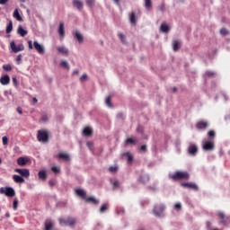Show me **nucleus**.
Wrapping results in <instances>:
<instances>
[{
    "instance_id": "obj_23",
    "label": "nucleus",
    "mask_w": 230,
    "mask_h": 230,
    "mask_svg": "<svg viewBox=\"0 0 230 230\" xmlns=\"http://www.w3.org/2000/svg\"><path fill=\"white\" fill-rule=\"evenodd\" d=\"M150 181V176L148 174H142L139 178V181L142 182V184H146Z\"/></svg>"
},
{
    "instance_id": "obj_20",
    "label": "nucleus",
    "mask_w": 230,
    "mask_h": 230,
    "mask_svg": "<svg viewBox=\"0 0 230 230\" xmlns=\"http://www.w3.org/2000/svg\"><path fill=\"white\" fill-rule=\"evenodd\" d=\"M74 38L76 39V40L82 44V42H84V35H82V33H80V31H76L74 33Z\"/></svg>"
},
{
    "instance_id": "obj_46",
    "label": "nucleus",
    "mask_w": 230,
    "mask_h": 230,
    "mask_svg": "<svg viewBox=\"0 0 230 230\" xmlns=\"http://www.w3.org/2000/svg\"><path fill=\"white\" fill-rule=\"evenodd\" d=\"M86 6H94V0H86Z\"/></svg>"
},
{
    "instance_id": "obj_54",
    "label": "nucleus",
    "mask_w": 230,
    "mask_h": 230,
    "mask_svg": "<svg viewBox=\"0 0 230 230\" xmlns=\"http://www.w3.org/2000/svg\"><path fill=\"white\" fill-rule=\"evenodd\" d=\"M215 136H216L215 131L210 130V131L208 132V137H215Z\"/></svg>"
},
{
    "instance_id": "obj_6",
    "label": "nucleus",
    "mask_w": 230,
    "mask_h": 230,
    "mask_svg": "<svg viewBox=\"0 0 230 230\" xmlns=\"http://www.w3.org/2000/svg\"><path fill=\"white\" fill-rule=\"evenodd\" d=\"M202 148L205 152H212V150H215V142L204 139L202 141Z\"/></svg>"
},
{
    "instance_id": "obj_55",
    "label": "nucleus",
    "mask_w": 230,
    "mask_h": 230,
    "mask_svg": "<svg viewBox=\"0 0 230 230\" xmlns=\"http://www.w3.org/2000/svg\"><path fill=\"white\" fill-rule=\"evenodd\" d=\"M86 146L89 148V150H93V142H87Z\"/></svg>"
},
{
    "instance_id": "obj_43",
    "label": "nucleus",
    "mask_w": 230,
    "mask_h": 230,
    "mask_svg": "<svg viewBox=\"0 0 230 230\" xmlns=\"http://www.w3.org/2000/svg\"><path fill=\"white\" fill-rule=\"evenodd\" d=\"M18 206H19V200L17 199H14L13 203V209L16 210Z\"/></svg>"
},
{
    "instance_id": "obj_39",
    "label": "nucleus",
    "mask_w": 230,
    "mask_h": 230,
    "mask_svg": "<svg viewBox=\"0 0 230 230\" xmlns=\"http://www.w3.org/2000/svg\"><path fill=\"white\" fill-rule=\"evenodd\" d=\"M12 30H13V23L12 21H9V23L6 27V33H12Z\"/></svg>"
},
{
    "instance_id": "obj_29",
    "label": "nucleus",
    "mask_w": 230,
    "mask_h": 230,
    "mask_svg": "<svg viewBox=\"0 0 230 230\" xmlns=\"http://www.w3.org/2000/svg\"><path fill=\"white\" fill-rule=\"evenodd\" d=\"M157 12H160L161 13H164V12H166V4L164 2H162L161 4L157 6Z\"/></svg>"
},
{
    "instance_id": "obj_61",
    "label": "nucleus",
    "mask_w": 230,
    "mask_h": 230,
    "mask_svg": "<svg viewBox=\"0 0 230 230\" xmlns=\"http://www.w3.org/2000/svg\"><path fill=\"white\" fill-rule=\"evenodd\" d=\"M80 74V71L78 69H75L73 71V75H79Z\"/></svg>"
},
{
    "instance_id": "obj_26",
    "label": "nucleus",
    "mask_w": 230,
    "mask_h": 230,
    "mask_svg": "<svg viewBox=\"0 0 230 230\" xmlns=\"http://www.w3.org/2000/svg\"><path fill=\"white\" fill-rule=\"evenodd\" d=\"M160 31L163 33H168L170 31V26H168L166 23H162L160 26Z\"/></svg>"
},
{
    "instance_id": "obj_11",
    "label": "nucleus",
    "mask_w": 230,
    "mask_h": 230,
    "mask_svg": "<svg viewBox=\"0 0 230 230\" xmlns=\"http://www.w3.org/2000/svg\"><path fill=\"white\" fill-rule=\"evenodd\" d=\"M72 4L74 8L78 10V12H82V10H84V2H82L81 0H74L72 2Z\"/></svg>"
},
{
    "instance_id": "obj_32",
    "label": "nucleus",
    "mask_w": 230,
    "mask_h": 230,
    "mask_svg": "<svg viewBox=\"0 0 230 230\" xmlns=\"http://www.w3.org/2000/svg\"><path fill=\"white\" fill-rule=\"evenodd\" d=\"M53 227H55V223L51 220H49V222L45 224V230H53Z\"/></svg>"
},
{
    "instance_id": "obj_33",
    "label": "nucleus",
    "mask_w": 230,
    "mask_h": 230,
    "mask_svg": "<svg viewBox=\"0 0 230 230\" xmlns=\"http://www.w3.org/2000/svg\"><path fill=\"white\" fill-rule=\"evenodd\" d=\"M58 157H59V159H63L64 161H69L71 159L67 153H59Z\"/></svg>"
},
{
    "instance_id": "obj_62",
    "label": "nucleus",
    "mask_w": 230,
    "mask_h": 230,
    "mask_svg": "<svg viewBox=\"0 0 230 230\" xmlns=\"http://www.w3.org/2000/svg\"><path fill=\"white\" fill-rule=\"evenodd\" d=\"M8 0H0V4H6Z\"/></svg>"
},
{
    "instance_id": "obj_38",
    "label": "nucleus",
    "mask_w": 230,
    "mask_h": 230,
    "mask_svg": "<svg viewBox=\"0 0 230 230\" xmlns=\"http://www.w3.org/2000/svg\"><path fill=\"white\" fill-rule=\"evenodd\" d=\"M60 66H61V67H64L65 69H67V70L70 69L69 63L66 60H62L60 62Z\"/></svg>"
},
{
    "instance_id": "obj_19",
    "label": "nucleus",
    "mask_w": 230,
    "mask_h": 230,
    "mask_svg": "<svg viewBox=\"0 0 230 230\" xmlns=\"http://www.w3.org/2000/svg\"><path fill=\"white\" fill-rule=\"evenodd\" d=\"M129 22L130 24H132L133 26H136V24H137V16H136L135 13H131L129 14Z\"/></svg>"
},
{
    "instance_id": "obj_5",
    "label": "nucleus",
    "mask_w": 230,
    "mask_h": 230,
    "mask_svg": "<svg viewBox=\"0 0 230 230\" xmlns=\"http://www.w3.org/2000/svg\"><path fill=\"white\" fill-rule=\"evenodd\" d=\"M217 216L218 217V224H220V226H227V224H229L230 217L226 216V213L219 210L217 212Z\"/></svg>"
},
{
    "instance_id": "obj_48",
    "label": "nucleus",
    "mask_w": 230,
    "mask_h": 230,
    "mask_svg": "<svg viewBox=\"0 0 230 230\" xmlns=\"http://www.w3.org/2000/svg\"><path fill=\"white\" fill-rule=\"evenodd\" d=\"M48 119H49V117H48V115H42L41 116L42 123H46L48 121Z\"/></svg>"
},
{
    "instance_id": "obj_2",
    "label": "nucleus",
    "mask_w": 230,
    "mask_h": 230,
    "mask_svg": "<svg viewBox=\"0 0 230 230\" xmlns=\"http://www.w3.org/2000/svg\"><path fill=\"white\" fill-rule=\"evenodd\" d=\"M169 177L172 181H188L190 174L188 172L177 171L174 174H170Z\"/></svg>"
},
{
    "instance_id": "obj_63",
    "label": "nucleus",
    "mask_w": 230,
    "mask_h": 230,
    "mask_svg": "<svg viewBox=\"0 0 230 230\" xmlns=\"http://www.w3.org/2000/svg\"><path fill=\"white\" fill-rule=\"evenodd\" d=\"M32 102L33 103H37L38 100L35 97H33Z\"/></svg>"
},
{
    "instance_id": "obj_7",
    "label": "nucleus",
    "mask_w": 230,
    "mask_h": 230,
    "mask_svg": "<svg viewBox=\"0 0 230 230\" xmlns=\"http://www.w3.org/2000/svg\"><path fill=\"white\" fill-rule=\"evenodd\" d=\"M37 139L40 141V143H48L49 141V135H48V130H39L37 134Z\"/></svg>"
},
{
    "instance_id": "obj_1",
    "label": "nucleus",
    "mask_w": 230,
    "mask_h": 230,
    "mask_svg": "<svg viewBox=\"0 0 230 230\" xmlns=\"http://www.w3.org/2000/svg\"><path fill=\"white\" fill-rule=\"evenodd\" d=\"M28 48L29 49H36V51H38V53H40V55H44L46 49L44 48V45L39 43V41L34 40H28Z\"/></svg>"
},
{
    "instance_id": "obj_27",
    "label": "nucleus",
    "mask_w": 230,
    "mask_h": 230,
    "mask_svg": "<svg viewBox=\"0 0 230 230\" xmlns=\"http://www.w3.org/2000/svg\"><path fill=\"white\" fill-rule=\"evenodd\" d=\"M13 16L14 17V19H16V21H22V16H21V13H19V9L17 8L14 10Z\"/></svg>"
},
{
    "instance_id": "obj_41",
    "label": "nucleus",
    "mask_w": 230,
    "mask_h": 230,
    "mask_svg": "<svg viewBox=\"0 0 230 230\" xmlns=\"http://www.w3.org/2000/svg\"><path fill=\"white\" fill-rule=\"evenodd\" d=\"M174 209L175 211H181V209H182V204H181V202H178L174 205Z\"/></svg>"
},
{
    "instance_id": "obj_37",
    "label": "nucleus",
    "mask_w": 230,
    "mask_h": 230,
    "mask_svg": "<svg viewBox=\"0 0 230 230\" xmlns=\"http://www.w3.org/2000/svg\"><path fill=\"white\" fill-rule=\"evenodd\" d=\"M180 48H181V42H179L177 40L173 41V43H172L173 51H179Z\"/></svg>"
},
{
    "instance_id": "obj_36",
    "label": "nucleus",
    "mask_w": 230,
    "mask_h": 230,
    "mask_svg": "<svg viewBox=\"0 0 230 230\" xmlns=\"http://www.w3.org/2000/svg\"><path fill=\"white\" fill-rule=\"evenodd\" d=\"M127 145H136V137H131L128 138L125 141V146H127Z\"/></svg>"
},
{
    "instance_id": "obj_45",
    "label": "nucleus",
    "mask_w": 230,
    "mask_h": 230,
    "mask_svg": "<svg viewBox=\"0 0 230 230\" xmlns=\"http://www.w3.org/2000/svg\"><path fill=\"white\" fill-rule=\"evenodd\" d=\"M51 170H52V172H53L54 173H59V172H60V167H58V166H53V167L51 168Z\"/></svg>"
},
{
    "instance_id": "obj_13",
    "label": "nucleus",
    "mask_w": 230,
    "mask_h": 230,
    "mask_svg": "<svg viewBox=\"0 0 230 230\" xmlns=\"http://www.w3.org/2000/svg\"><path fill=\"white\" fill-rule=\"evenodd\" d=\"M196 127L199 130H204V128H208V127H209V123H208V121L201 120L197 123Z\"/></svg>"
},
{
    "instance_id": "obj_18",
    "label": "nucleus",
    "mask_w": 230,
    "mask_h": 230,
    "mask_svg": "<svg viewBox=\"0 0 230 230\" xmlns=\"http://www.w3.org/2000/svg\"><path fill=\"white\" fill-rule=\"evenodd\" d=\"M188 151H189V154H190V155H197V152H199V149L197 148V146H196V145H190V146H189Z\"/></svg>"
},
{
    "instance_id": "obj_52",
    "label": "nucleus",
    "mask_w": 230,
    "mask_h": 230,
    "mask_svg": "<svg viewBox=\"0 0 230 230\" xmlns=\"http://www.w3.org/2000/svg\"><path fill=\"white\" fill-rule=\"evenodd\" d=\"M21 60H22V55L20 54L16 58V62L18 65L21 64Z\"/></svg>"
},
{
    "instance_id": "obj_15",
    "label": "nucleus",
    "mask_w": 230,
    "mask_h": 230,
    "mask_svg": "<svg viewBox=\"0 0 230 230\" xmlns=\"http://www.w3.org/2000/svg\"><path fill=\"white\" fill-rule=\"evenodd\" d=\"M83 135L85 136L86 137H91L93 136V128L91 127H86L83 129Z\"/></svg>"
},
{
    "instance_id": "obj_12",
    "label": "nucleus",
    "mask_w": 230,
    "mask_h": 230,
    "mask_svg": "<svg viewBox=\"0 0 230 230\" xmlns=\"http://www.w3.org/2000/svg\"><path fill=\"white\" fill-rule=\"evenodd\" d=\"M57 50L59 55H64L65 57L69 55V49L66 46H58L57 47Z\"/></svg>"
},
{
    "instance_id": "obj_57",
    "label": "nucleus",
    "mask_w": 230,
    "mask_h": 230,
    "mask_svg": "<svg viewBox=\"0 0 230 230\" xmlns=\"http://www.w3.org/2000/svg\"><path fill=\"white\" fill-rule=\"evenodd\" d=\"M207 76H215V72H207Z\"/></svg>"
},
{
    "instance_id": "obj_28",
    "label": "nucleus",
    "mask_w": 230,
    "mask_h": 230,
    "mask_svg": "<svg viewBox=\"0 0 230 230\" xmlns=\"http://www.w3.org/2000/svg\"><path fill=\"white\" fill-rule=\"evenodd\" d=\"M75 194L77 195V197H82V199H85V190H84V189H77L75 190Z\"/></svg>"
},
{
    "instance_id": "obj_17",
    "label": "nucleus",
    "mask_w": 230,
    "mask_h": 230,
    "mask_svg": "<svg viewBox=\"0 0 230 230\" xmlns=\"http://www.w3.org/2000/svg\"><path fill=\"white\" fill-rule=\"evenodd\" d=\"M181 186H183L184 188H190L192 190H199V186L197 185V183L193 182L181 183Z\"/></svg>"
},
{
    "instance_id": "obj_31",
    "label": "nucleus",
    "mask_w": 230,
    "mask_h": 230,
    "mask_svg": "<svg viewBox=\"0 0 230 230\" xmlns=\"http://www.w3.org/2000/svg\"><path fill=\"white\" fill-rule=\"evenodd\" d=\"M38 176L41 181H46V179H48V173H46V171H40Z\"/></svg>"
},
{
    "instance_id": "obj_40",
    "label": "nucleus",
    "mask_w": 230,
    "mask_h": 230,
    "mask_svg": "<svg viewBox=\"0 0 230 230\" xmlns=\"http://www.w3.org/2000/svg\"><path fill=\"white\" fill-rule=\"evenodd\" d=\"M105 104L107 105V107H109L110 109H112L113 105L112 102H111V97H108L105 101Z\"/></svg>"
},
{
    "instance_id": "obj_21",
    "label": "nucleus",
    "mask_w": 230,
    "mask_h": 230,
    "mask_svg": "<svg viewBox=\"0 0 230 230\" xmlns=\"http://www.w3.org/2000/svg\"><path fill=\"white\" fill-rule=\"evenodd\" d=\"M17 33L18 35H21V37H26V35H28V31L24 30L22 25H19Z\"/></svg>"
},
{
    "instance_id": "obj_24",
    "label": "nucleus",
    "mask_w": 230,
    "mask_h": 230,
    "mask_svg": "<svg viewBox=\"0 0 230 230\" xmlns=\"http://www.w3.org/2000/svg\"><path fill=\"white\" fill-rule=\"evenodd\" d=\"M144 6L146 10L149 11L153 8L152 0H144Z\"/></svg>"
},
{
    "instance_id": "obj_16",
    "label": "nucleus",
    "mask_w": 230,
    "mask_h": 230,
    "mask_svg": "<svg viewBox=\"0 0 230 230\" xmlns=\"http://www.w3.org/2000/svg\"><path fill=\"white\" fill-rule=\"evenodd\" d=\"M0 84L2 85H8L10 84V75H5L0 78Z\"/></svg>"
},
{
    "instance_id": "obj_14",
    "label": "nucleus",
    "mask_w": 230,
    "mask_h": 230,
    "mask_svg": "<svg viewBox=\"0 0 230 230\" xmlns=\"http://www.w3.org/2000/svg\"><path fill=\"white\" fill-rule=\"evenodd\" d=\"M123 156L125 157V159H127L128 164H132L134 161V155H132V154H130L129 152L123 153Z\"/></svg>"
},
{
    "instance_id": "obj_51",
    "label": "nucleus",
    "mask_w": 230,
    "mask_h": 230,
    "mask_svg": "<svg viewBox=\"0 0 230 230\" xmlns=\"http://www.w3.org/2000/svg\"><path fill=\"white\" fill-rule=\"evenodd\" d=\"M2 141H3V145H4V146L8 145V137H3Z\"/></svg>"
},
{
    "instance_id": "obj_22",
    "label": "nucleus",
    "mask_w": 230,
    "mask_h": 230,
    "mask_svg": "<svg viewBox=\"0 0 230 230\" xmlns=\"http://www.w3.org/2000/svg\"><path fill=\"white\" fill-rule=\"evenodd\" d=\"M13 180L17 184H22V182H24V178H22V176L17 175V174L13 175Z\"/></svg>"
},
{
    "instance_id": "obj_50",
    "label": "nucleus",
    "mask_w": 230,
    "mask_h": 230,
    "mask_svg": "<svg viewBox=\"0 0 230 230\" xmlns=\"http://www.w3.org/2000/svg\"><path fill=\"white\" fill-rule=\"evenodd\" d=\"M220 33H221V35L226 36L229 33V31H227L226 29H221Z\"/></svg>"
},
{
    "instance_id": "obj_47",
    "label": "nucleus",
    "mask_w": 230,
    "mask_h": 230,
    "mask_svg": "<svg viewBox=\"0 0 230 230\" xmlns=\"http://www.w3.org/2000/svg\"><path fill=\"white\" fill-rule=\"evenodd\" d=\"M3 69L4 71H12V66H10V65H4L3 66Z\"/></svg>"
},
{
    "instance_id": "obj_34",
    "label": "nucleus",
    "mask_w": 230,
    "mask_h": 230,
    "mask_svg": "<svg viewBox=\"0 0 230 230\" xmlns=\"http://www.w3.org/2000/svg\"><path fill=\"white\" fill-rule=\"evenodd\" d=\"M117 35L122 44H127V37L123 34V32H118Z\"/></svg>"
},
{
    "instance_id": "obj_3",
    "label": "nucleus",
    "mask_w": 230,
    "mask_h": 230,
    "mask_svg": "<svg viewBox=\"0 0 230 230\" xmlns=\"http://www.w3.org/2000/svg\"><path fill=\"white\" fill-rule=\"evenodd\" d=\"M165 209H166V205L161 203L154 207L153 213L155 217H157L158 218H163V217H164V213Z\"/></svg>"
},
{
    "instance_id": "obj_49",
    "label": "nucleus",
    "mask_w": 230,
    "mask_h": 230,
    "mask_svg": "<svg viewBox=\"0 0 230 230\" xmlns=\"http://www.w3.org/2000/svg\"><path fill=\"white\" fill-rule=\"evenodd\" d=\"M88 76L87 74H84L81 77H80V82H85V80H87Z\"/></svg>"
},
{
    "instance_id": "obj_58",
    "label": "nucleus",
    "mask_w": 230,
    "mask_h": 230,
    "mask_svg": "<svg viewBox=\"0 0 230 230\" xmlns=\"http://www.w3.org/2000/svg\"><path fill=\"white\" fill-rule=\"evenodd\" d=\"M113 186H114V188L119 187V182L118 181H115L113 182Z\"/></svg>"
},
{
    "instance_id": "obj_8",
    "label": "nucleus",
    "mask_w": 230,
    "mask_h": 230,
    "mask_svg": "<svg viewBox=\"0 0 230 230\" xmlns=\"http://www.w3.org/2000/svg\"><path fill=\"white\" fill-rule=\"evenodd\" d=\"M0 193L6 195V197H15V190L12 187H1Z\"/></svg>"
},
{
    "instance_id": "obj_64",
    "label": "nucleus",
    "mask_w": 230,
    "mask_h": 230,
    "mask_svg": "<svg viewBox=\"0 0 230 230\" xmlns=\"http://www.w3.org/2000/svg\"><path fill=\"white\" fill-rule=\"evenodd\" d=\"M5 217H6V218H10V213L6 212Z\"/></svg>"
},
{
    "instance_id": "obj_42",
    "label": "nucleus",
    "mask_w": 230,
    "mask_h": 230,
    "mask_svg": "<svg viewBox=\"0 0 230 230\" xmlns=\"http://www.w3.org/2000/svg\"><path fill=\"white\" fill-rule=\"evenodd\" d=\"M109 206L107 204H103L100 208V213H105L107 211Z\"/></svg>"
},
{
    "instance_id": "obj_9",
    "label": "nucleus",
    "mask_w": 230,
    "mask_h": 230,
    "mask_svg": "<svg viewBox=\"0 0 230 230\" xmlns=\"http://www.w3.org/2000/svg\"><path fill=\"white\" fill-rule=\"evenodd\" d=\"M11 49H13V53H19V51H24V45H15L14 41H12L10 44Z\"/></svg>"
},
{
    "instance_id": "obj_59",
    "label": "nucleus",
    "mask_w": 230,
    "mask_h": 230,
    "mask_svg": "<svg viewBox=\"0 0 230 230\" xmlns=\"http://www.w3.org/2000/svg\"><path fill=\"white\" fill-rule=\"evenodd\" d=\"M13 84L17 85V77H13Z\"/></svg>"
},
{
    "instance_id": "obj_4",
    "label": "nucleus",
    "mask_w": 230,
    "mask_h": 230,
    "mask_svg": "<svg viewBox=\"0 0 230 230\" xmlns=\"http://www.w3.org/2000/svg\"><path fill=\"white\" fill-rule=\"evenodd\" d=\"M58 222H59L60 226L75 227V225L76 224V219H75L73 217H63V218H59Z\"/></svg>"
},
{
    "instance_id": "obj_25",
    "label": "nucleus",
    "mask_w": 230,
    "mask_h": 230,
    "mask_svg": "<svg viewBox=\"0 0 230 230\" xmlns=\"http://www.w3.org/2000/svg\"><path fill=\"white\" fill-rule=\"evenodd\" d=\"M17 164H19V166H26V164H28V159L24 157H19L17 159Z\"/></svg>"
},
{
    "instance_id": "obj_56",
    "label": "nucleus",
    "mask_w": 230,
    "mask_h": 230,
    "mask_svg": "<svg viewBox=\"0 0 230 230\" xmlns=\"http://www.w3.org/2000/svg\"><path fill=\"white\" fill-rule=\"evenodd\" d=\"M49 186H55V184H57V182L55 181V180H50V181H49Z\"/></svg>"
},
{
    "instance_id": "obj_30",
    "label": "nucleus",
    "mask_w": 230,
    "mask_h": 230,
    "mask_svg": "<svg viewBox=\"0 0 230 230\" xmlns=\"http://www.w3.org/2000/svg\"><path fill=\"white\" fill-rule=\"evenodd\" d=\"M85 202H90L91 204L96 205V204H99L100 201L98 199H96L94 197L90 196L85 199Z\"/></svg>"
},
{
    "instance_id": "obj_53",
    "label": "nucleus",
    "mask_w": 230,
    "mask_h": 230,
    "mask_svg": "<svg viewBox=\"0 0 230 230\" xmlns=\"http://www.w3.org/2000/svg\"><path fill=\"white\" fill-rule=\"evenodd\" d=\"M146 149H147L146 145H143L140 147V152H143V154H145V152H146Z\"/></svg>"
},
{
    "instance_id": "obj_60",
    "label": "nucleus",
    "mask_w": 230,
    "mask_h": 230,
    "mask_svg": "<svg viewBox=\"0 0 230 230\" xmlns=\"http://www.w3.org/2000/svg\"><path fill=\"white\" fill-rule=\"evenodd\" d=\"M18 114H22V109L21 107L17 108Z\"/></svg>"
},
{
    "instance_id": "obj_10",
    "label": "nucleus",
    "mask_w": 230,
    "mask_h": 230,
    "mask_svg": "<svg viewBox=\"0 0 230 230\" xmlns=\"http://www.w3.org/2000/svg\"><path fill=\"white\" fill-rule=\"evenodd\" d=\"M14 172L16 173H19L21 175V177H22L24 179H28V177H30V170H28V169H19V168H16L14 170Z\"/></svg>"
},
{
    "instance_id": "obj_35",
    "label": "nucleus",
    "mask_w": 230,
    "mask_h": 230,
    "mask_svg": "<svg viewBox=\"0 0 230 230\" xmlns=\"http://www.w3.org/2000/svg\"><path fill=\"white\" fill-rule=\"evenodd\" d=\"M58 34H59L61 37H65V36H66V32H65V31H64V22H60V23H59Z\"/></svg>"
},
{
    "instance_id": "obj_44",
    "label": "nucleus",
    "mask_w": 230,
    "mask_h": 230,
    "mask_svg": "<svg viewBox=\"0 0 230 230\" xmlns=\"http://www.w3.org/2000/svg\"><path fill=\"white\" fill-rule=\"evenodd\" d=\"M109 172H111V173H116V172H118V166H111L109 168Z\"/></svg>"
}]
</instances>
